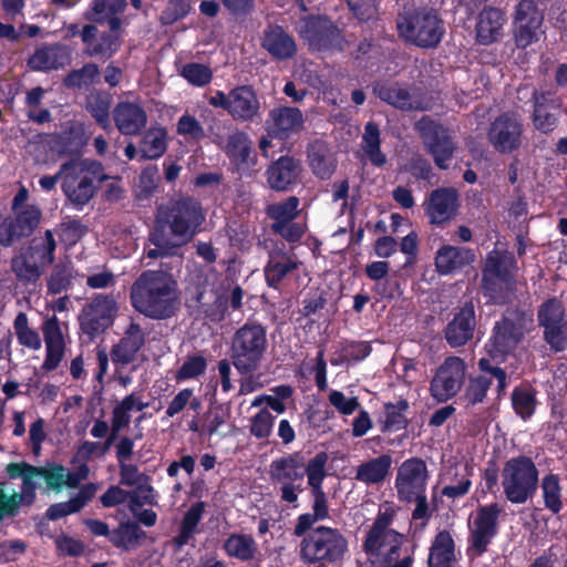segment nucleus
Segmentation results:
<instances>
[{
	"mask_svg": "<svg viewBox=\"0 0 567 567\" xmlns=\"http://www.w3.org/2000/svg\"><path fill=\"white\" fill-rule=\"evenodd\" d=\"M204 219L199 203L189 197L159 206L145 248L146 257L155 259L175 255L199 231Z\"/></svg>",
	"mask_w": 567,
	"mask_h": 567,
	"instance_id": "obj_1",
	"label": "nucleus"
},
{
	"mask_svg": "<svg viewBox=\"0 0 567 567\" xmlns=\"http://www.w3.org/2000/svg\"><path fill=\"white\" fill-rule=\"evenodd\" d=\"M132 306L152 319L174 315L177 306L176 281L164 271H144L131 288Z\"/></svg>",
	"mask_w": 567,
	"mask_h": 567,
	"instance_id": "obj_2",
	"label": "nucleus"
},
{
	"mask_svg": "<svg viewBox=\"0 0 567 567\" xmlns=\"http://www.w3.org/2000/svg\"><path fill=\"white\" fill-rule=\"evenodd\" d=\"M87 467L71 472L62 465L32 466L27 463H10L7 473L11 478H21L23 496L28 504L35 499V489L43 481L48 489L60 492L64 487L74 488L87 476Z\"/></svg>",
	"mask_w": 567,
	"mask_h": 567,
	"instance_id": "obj_3",
	"label": "nucleus"
},
{
	"mask_svg": "<svg viewBox=\"0 0 567 567\" xmlns=\"http://www.w3.org/2000/svg\"><path fill=\"white\" fill-rule=\"evenodd\" d=\"M60 175L64 195L79 207H83L93 198L96 190L94 183L107 178L101 163L82 157L63 163Z\"/></svg>",
	"mask_w": 567,
	"mask_h": 567,
	"instance_id": "obj_4",
	"label": "nucleus"
},
{
	"mask_svg": "<svg viewBox=\"0 0 567 567\" xmlns=\"http://www.w3.org/2000/svg\"><path fill=\"white\" fill-rule=\"evenodd\" d=\"M267 332L259 323H245L234 334L230 358L239 374L259 369L267 350Z\"/></svg>",
	"mask_w": 567,
	"mask_h": 567,
	"instance_id": "obj_5",
	"label": "nucleus"
},
{
	"mask_svg": "<svg viewBox=\"0 0 567 567\" xmlns=\"http://www.w3.org/2000/svg\"><path fill=\"white\" fill-rule=\"evenodd\" d=\"M538 471L533 461L525 456L507 461L502 470V487L513 504H524L537 488Z\"/></svg>",
	"mask_w": 567,
	"mask_h": 567,
	"instance_id": "obj_6",
	"label": "nucleus"
},
{
	"mask_svg": "<svg viewBox=\"0 0 567 567\" xmlns=\"http://www.w3.org/2000/svg\"><path fill=\"white\" fill-rule=\"evenodd\" d=\"M393 516L394 511L391 507L381 509L363 544L364 550L371 557L383 559L388 565L399 558V549L404 539L401 533L390 528Z\"/></svg>",
	"mask_w": 567,
	"mask_h": 567,
	"instance_id": "obj_7",
	"label": "nucleus"
},
{
	"mask_svg": "<svg viewBox=\"0 0 567 567\" xmlns=\"http://www.w3.org/2000/svg\"><path fill=\"white\" fill-rule=\"evenodd\" d=\"M348 549V542L336 528L319 526L309 532L300 544V557L308 564L336 561Z\"/></svg>",
	"mask_w": 567,
	"mask_h": 567,
	"instance_id": "obj_8",
	"label": "nucleus"
},
{
	"mask_svg": "<svg viewBox=\"0 0 567 567\" xmlns=\"http://www.w3.org/2000/svg\"><path fill=\"white\" fill-rule=\"evenodd\" d=\"M208 103L223 109L234 121L254 122L261 115V103L257 92L250 85H239L228 93L216 91Z\"/></svg>",
	"mask_w": 567,
	"mask_h": 567,
	"instance_id": "obj_9",
	"label": "nucleus"
},
{
	"mask_svg": "<svg viewBox=\"0 0 567 567\" xmlns=\"http://www.w3.org/2000/svg\"><path fill=\"white\" fill-rule=\"evenodd\" d=\"M269 476L280 485L281 501L296 503L303 491L305 458L300 453H290L275 458L269 465Z\"/></svg>",
	"mask_w": 567,
	"mask_h": 567,
	"instance_id": "obj_10",
	"label": "nucleus"
},
{
	"mask_svg": "<svg viewBox=\"0 0 567 567\" xmlns=\"http://www.w3.org/2000/svg\"><path fill=\"white\" fill-rule=\"evenodd\" d=\"M400 34L422 48L437 45L444 33L441 20L432 11L417 12L398 21Z\"/></svg>",
	"mask_w": 567,
	"mask_h": 567,
	"instance_id": "obj_11",
	"label": "nucleus"
},
{
	"mask_svg": "<svg viewBox=\"0 0 567 567\" xmlns=\"http://www.w3.org/2000/svg\"><path fill=\"white\" fill-rule=\"evenodd\" d=\"M415 128L420 133L425 148L432 155L436 166L446 169L456 148L449 131L427 116H423L417 121Z\"/></svg>",
	"mask_w": 567,
	"mask_h": 567,
	"instance_id": "obj_12",
	"label": "nucleus"
},
{
	"mask_svg": "<svg viewBox=\"0 0 567 567\" xmlns=\"http://www.w3.org/2000/svg\"><path fill=\"white\" fill-rule=\"evenodd\" d=\"M502 509L497 504L481 506L468 519L470 550L482 555L497 534L498 516Z\"/></svg>",
	"mask_w": 567,
	"mask_h": 567,
	"instance_id": "obj_13",
	"label": "nucleus"
},
{
	"mask_svg": "<svg viewBox=\"0 0 567 567\" xmlns=\"http://www.w3.org/2000/svg\"><path fill=\"white\" fill-rule=\"evenodd\" d=\"M514 269L515 259L511 254L499 250L488 254L483 271V288L495 301H501L498 291L508 288Z\"/></svg>",
	"mask_w": 567,
	"mask_h": 567,
	"instance_id": "obj_14",
	"label": "nucleus"
},
{
	"mask_svg": "<svg viewBox=\"0 0 567 567\" xmlns=\"http://www.w3.org/2000/svg\"><path fill=\"white\" fill-rule=\"evenodd\" d=\"M465 374L466 365L461 358H446L432 379V396L439 402L450 400L461 390Z\"/></svg>",
	"mask_w": 567,
	"mask_h": 567,
	"instance_id": "obj_15",
	"label": "nucleus"
},
{
	"mask_svg": "<svg viewBox=\"0 0 567 567\" xmlns=\"http://www.w3.org/2000/svg\"><path fill=\"white\" fill-rule=\"evenodd\" d=\"M539 324L544 328V338L555 351H563L567 346V316L557 299H549L538 311Z\"/></svg>",
	"mask_w": 567,
	"mask_h": 567,
	"instance_id": "obj_16",
	"label": "nucleus"
},
{
	"mask_svg": "<svg viewBox=\"0 0 567 567\" xmlns=\"http://www.w3.org/2000/svg\"><path fill=\"white\" fill-rule=\"evenodd\" d=\"M373 92L380 100L401 111H423L431 106L419 90L404 83H378Z\"/></svg>",
	"mask_w": 567,
	"mask_h": 567,
	"instance_id": "obj_17",
	"label": "nucleus"
},
{
	"mask_svg": "<svg viewBox=\"0 0 567 567\" xmlns=\"http://www.w3.org/2000/svg\"><path fill=\"white\" fill-rule=\"evenodd\" d=\"M523 123L515 113H504L497 116L488 130L491 145L502 154H508L522 144Z\"/></svg>",
	"mask_w": 567,
	"mask_h": 567,
	"instance_id": "obj_18",
	"label": "nucleus"
},
{
	"mask_svg": "<svg viewBox=\"0 0 567 567\" xmlns=\"http://www.w3.org/2000/svg\"><path fill=\"white\" fill-rule=\"evenodd\" d=\"M298 32L315 50H326L339 45L341 41L339 28L328 18L305 17L299 21Z\"/></svg>",
	"mask_w": 567,
	"mask_h": 567,
	"instance_id": "obj_19",
	"label": "nucleus"
},
{
	"mask_svg": "<svg viewBox=\"0 0 567 567\" xmlns=\"http://www.w3.org/2000/svg\"><path fill=\"white\" fill-rule=\"evenodd\" d=\"M427 468L424 461L413 457L404 461L396 473L395 488L400 499L412 502L425 493Z\"/></svg>",
	"mask_w": 567,
	"mask_h": 567,
	"instance_id": "obj_20",
	"label": "nucleus"
},
{
	"mask_svg": "<svg viewBox=\"0 0 567 567\" xmlns=\"http://www.w3.org/2000/svg\"><path fill=\"white\" fill-rule=\"evenodd\" d=\"M116 311L117 307L114 298L96 296L80 316L82 331L90 337L104 332L112 324Z\"/></svg>",
	"mask_w": 567,
	"mask_h": 567,
	"instance_id": "obj_21",
	"label": "nucleus"
},
{
	"mask_svg": "<svg viewBox=\"0 0 567 567\" xmlns=\"http://www.w3.org/2000/svg\"><path fill=\"white\" fill-rule=\"evenodd\" d=\"M543 14L534 0H520L514 18V40L518 48H527L538 41Z\"/></svg>",
	"mask_w": 567,
	"mask_h": 567,
	"instance_id": "obj_22",
	"label": "nucleus"
},
{
	"mask_svg": "<svg viewBox=\"0 0 567 567\" xmlns=\"http://www.w3.org/2000/svg\"><path fill=\"white\" fill-rule=\"evenodd\" d=\"M14 216L6 218L0 225V245L11 246L16 240L30 236L41 219V210L37 206H25L13 210Z\"/></svg>",
	"mask_w": 567,
	"mask_h": 567,
	"instance_id": "obj_23",
	"label": "nucleus"
},
{
	"mask_svg": "<svg viewBox=\"0 0 567 567\" xmlns=\"http://www.w3.org/2000/svg\"><path fill=\"white\" fill-rule=\"evenodd\" d=\"M533 124L536 130L549 133L558 124V115L563 106L561 99L554 89H539L533 93Z\"/></svg>",
	"mask_w": 567,
	"mask_h": 567,
	"instance_id": "obj_24",
	"label": "nucleus"
},
{
	"mask_svg": "<svg viewBox=\"0 0 567 567\" xmlns=\"http://www.w3.org/2000/svg\"><path fill=\"white\" fill-rule=\"evenodd\" d=\"M525 333V319L515 321L504 318L494 328V334L487 344V351L493 359L504 357L513 351L520 342Z\"/></svg>",
	"mask_w": 567,
	"mask_h": 567,
	"instance_id": "obj_25",
	"label": "nucleus"
},
{
	"mask_svg": "<svg viewBox=\"0 0 567 567\" xmlns=\"http://www.w3.org/2000/svg\"><path fill=\"white\" fill-rule=\"evenodd\" d=\"M213 141L224 150L238 168H249L255 164L251 141L245 132L234 128L229 132L225 144L223 136L215 132L213 133Z\"/></svg>",
	"mask_w": 567,
	"mask_h": 567,
	"instance_id": "obj_26",
	"label": "nucleus"
},
{
	"mask_svg": "<svg viewBox=\"0 0 567 567\" xmlns=\"http://www.w3.org/2000/svg\"><path fill=\"white\" fill-rule=\"evenodd\" d=\"M81 39L84 43V53L89 56L102 59L111 58L121 47L117 31L97 34V28L92 24L83 27Z\"/></svg>",
	"mask_w": 567,
	"mask_h": 567,
	"instance_id": "obj_27",
	"label": "nucleus"
},
{
	"mask_svg": "<svg viewBox=\"0 0 567 567\" xmlns=\"http://www.w3.org/2000/svg\"><path fill=\"white\" fill-rule=\"evenodd\" d=\"M478 365L489 377L484 374L471 379L466 388L465 400L472 405L483 402L493 378L497 381L498 391H503L507 386L506 373L499 368H493L488 359H481Z\"/></svg>",
	"mask_w": 567,
	"mask_h": 567,
	"instance_id": "obj_28",
	"label": "nucleus"
},
{
	"mask_svg": "<svg viewBox=\"0 0 567 567\" xmlns=\"http://www.w3.org/2000/svg\"><path fill=\"white\" fill-rule=\"evenodd\" d=\"M116 128L123 135H137L146 126L147 114L136 102H118L112 113Z\"/></svg>",
	"mask_w": 567,
	"mask_h": 567,
	"instance_id": "obj_29",
	"label": "nucleus"
},
{
	"mask_svg": "<svg viewBox=\"0 0 567 567\" xmlns=\"http://www.w3.org/2000/svg\"><path fill=\"white\" fill-rule=\"evenodd\" d=\"M507 21L505 12L498 8L484 7L476 20L475 34L480 44H492L503 37V28Z\"/></svg>",
	"mask_w": 567,
	"mask_h": 567,
	"instance_id": "obj_30",
	"label": "nucleus"
},
{
	"mask_svg": "<svg viewBox=\"0 0 567 567\" xmlns=\"http://www.w3.org/2000/svg\"><path fill=\"white\" fill-rule=\"evenodd\" d=\"M42 332L45 342L47 355L42 369L47 371L54 370L64 355L65 341L62 327L55 316L47 319L42 326Z\"/></svg>",
	"mask_w": 567,
	"mask_h": 567,
	"instance_id": "obj_31",
	"label": "nucleus"
},
{
	"mask_svg": "<svg viewBox=\"0 0 567 567\" xmlns=\"http://www.w3.org/2000/svg\"><path fill=\"white\" fill-rule=\"evenodd\" d=\"M475 324L474 307L473 305H465L446 326V341L452 347L465 344L473 337Z\"/></svg>",
	"mask_w": 567,
	"mask_h": 567,
	"instance_id": "obj_32",
	"label": "nucleus"
},
{
	"mask_svg": "<svg viewBox=\"0 0 567 567\" xmlns=\"http://www.w3.org/2000/svg\"><path fill=\"white\" fill-rule=\"evenodd\" d=\"M144 343V331L137 323L131 322L125 329L122 339L111 351L113 362L121 364H128L133 362Z\"/></svg>",
	"mask_w": 567,
	"mask_h": 567,
	"instance_id": "obj_33",
	"label": "nucleus"
},
{
	"mask_svg": "<svg viewBox=\"0 0 567 567\" xmlns=\"http://www.w3.org/2000/svg\"><path fill=\"white\" fill-rule=\"evenodd\" d=\"M147 406L148 403L144 402L142 396L135 392L126 395L118 402L112 411L111 435L107 437L105 449H109L113 444L121 430L130 425L131 412L143 411Z\"/></svg>",
	"mask_w": 567,
	"mask_h": 567,
	"instance_id": "obj_34",
	"label": "nucleus"
},
{
	"mask_svg": "<svg viewBox=\"0 0 567 567\" xmlns=\"http://www.w3.org/2000/svg\"><path fill=\"white\" fill-rule=\"evenodd\" d=\"M474 259L475 255L470 248L444 245L436 252L435 267L439 274L450 275L472 264Z\"/></svg>",
	"mask_w": 567,
	"mask_h": 567,
	"instance_id": "obj_35",
	"label": "nucleus"
},
{
	"mask_svg": "<svg viewBox=\"0 0 567 567\" xmlns=\"http://www.w3.org/2000/svg\"><path fill=\"white\" fill-rule=\"evenodd\" d=\"M262 48L275 59L287 60L296 54L297 45L281 27H268L262 37Z\"/></svg>",
	"mask_w": 567,
	"mask_h": 567,
	"instance_id": "obj_36",
	"label": "nucleus"
},
{
	"mask_svg": "<svg viewBox=\"0 0 567 567\" xmlns=\"http://www.w3.org/2000/svg\"><path fill=\"white\" fill-rule=\"evenodd\" d=\"M28 63L34 71L58 70L70 63V53L60 44L43 45L34 51Z\"/></svg>",
	"mask_w": 567,
	"mask_h": 567,
	"instance_id": "obj_37",
	"label": "nucleus"
},
{
	"mask_svg": "<svg viewBox=\"0 0 567 567\" xmlns=\"http://www.w3.org/2000/svg\"><path fill=\"white\" fill-rule=\"evenodd\" d=\"M270 132L279 137L286 138L293 133L301 130L303 124V115L300 110L296 107H278L269 114Z\"/></svg>",
	"mask_w": 567,
	"mask_h": 567,
	"instance_id": "obj_38",
	"label": "nucleus"
},
{
	"mask_svg": "<svg viewBox=\"0 0 567 567\" xmlns=\"http://www.w3.org/2000/svg\"><path fill=\"white\" fill-rule=\"evenodd\" d=\"M301 262L292 255L282 251H272L265 267L266 281L271 287H277L285 278L299 270Z\"/></svg>",
	"mask_w": 567,
	"mask_h": 567,
	"instance_id": "obj_39",
	"label": "nucleus"
},
{
	"mask_svg": "<svg viewBox=\"0 0 567 567\" xmlns=\"http://www.w3.org/2000/svg\"><path fill=\"white\" fill-rule=\"evenodd\" d=\"M300 165L291 157H280L267 171L268 183L272 189L286 190L300 176Z\"/></svg>",
	"mask_w": 567,
	"mask_h": 567,
	"instance_id": "obj_40",
	"label": "nucleus"
},
{
	"mask_svg": "<svg viewBox=\"0 0 567 567\" xmlns=\"http://www.w3.org/2000/svg\"><path fill=\"white\" fill-rule=\"evenodd\" d=\"M457 207V194L453 189H436L431 194L427 214L433 224L451 219Z\"/></svg>",
	"mask_w": 567,
	"mask_h": 567,
	"instance_id": "obj_41",
	"label": "nucleus"
},
{
	"mask_svg": "<svg viewBox=\"0 0 567 567\" xmlns=\"http://www.w3.org/2000/svg\"><path fill=\"white\" fill-rule=\"evenodd\" d=\"M391 465L392 457L389 454H382L358 465L354 478L367 485H378L386 478Z\"/></svg>",
	"mask_w": 567,
	"mask_h": 567,
	"instance_id": "obj_42",
	"label": "nucleus"
},
{
	"mask_svg": "<svg viewBox=\"0 0 567 567\" xmlns=\"http://www.w3.org/2000/svg\"><path fill=\"white\" fill-rule=\"evenodd\" d=\"M455 563V545L451 534L440 532L431 547L427 558V567H453Z\"/></svg>",
	"mask_w": 567,
	"mask_h": 567,
	"instance_id": "obj_43",
	"label": "nucleus"
},
{
	"mask_svg": "<svg viewBox=\"0 0 567 567\" xmlns=\"http://www.w3.org/2000/svg\"><path fill=\"white\" fill-rule=\"evenodd\" d=\"M224 550L229 557L240 561H251L259 554L258 545L251 535L234 533L224 543Z\"/></svg>",
	"mask_w": 567,
	"mask_h": 567,
	"instance_id": "obj_44",
	"label": "nucleus"
},
{
	"mask_svg": "<svg viewBox=\"0 0 567 567\" xmlns=\"http://www.w3.org/2000/svg\"><path fill=\"white\" fill-rule=\"evenodd\" d=\"M126 8V0H93L91 19L96 22H107L112 31H117L122 20L118 17Z\"/></svg>",
	"mask_w": 567,
	"mask_h": 567,
	"instance_id": "obj_45",
	"label": "nucleus"
},
{
	"mask_svg": "<svg viewBox=\"0 0 567 567\" xmlns=\"http://www.w3.org/2000/svg\"><path fill=\"white\" fill-rule=\"evenodd\" d=\"M167 150V131L163 126H152L140 142V154L145 159L159 158Z\"/></svg>",
	"mask_w": 567,
	"mask_h": 567,
	"instance_id": "obj_46",
	"label": "nucleus"
},
{
	"mask_svg": "<svg viewBox=\"0 0 567 567\" xmlns=\"http://www.w3.org/2000/svg\"><path fill=\"white\" fill-rule=\"evenodd\" d=\"M35 248H28L11 261L12 271L23 282L35 281L42 274V266L35 260Z\"/></svg>",
	"mask_w": 567,
	"mask_h": 567,
	"instance_id": "obj_47",
	"label": "nucleus"
},
{
	"mask_svg": "<svg viewBox=\"0 0 567 567\" xmlns=\"http://www.w3.org/2000/svg\"><path fill=\"white\" fill-rule=\"evenodd\" d=\"M381 138L380 130L373 122H368L364 126L361 147L365 156L374 166H382L386 162L385 154L380 150Z\"/></svg>",
	"mask_w": 567,
	"mask_h": 567,
	"instance_id": "obj_48",
	"label": "nucleus"
},
{
	"mask_svg": "<svg viewBox=\"0 0 567 567\" xmlns=\"http://www.w3.org/2000/svg\"><path fill=\"white\" fill-rule=\"evenodd\" d=\"M145 533L140 528L137 523L123 522L110 535L111 543L122 549L130 550L135 548Z\"/></svg>",
	"mask_w": 567,
	"mask_h": 567,
	"instance_id": "obj_49",
	"label": "nucleus"
},
{
	"mask_svg": "<svg viewBox=\"0 0 567 567\" xmlns=\"http://www.w3.org/2000/svg\"><path fill=\"white\" fill-rule=\"evenodd\" d=\"M312 172L320 178H329L336 168V162L322 144H312L308 153Z\"/></svg>",
	"mask_w": 567,
	"mask_h": 567,
	"instance_id": "obj_50",
	"label": "nucleus"
},
{
	"mask_svg": "<svg viewBox=\"0 0 567 567\" xmlns=\"http://www.w3.org/2000/svg\"><path fill=\"white\" fill-rule=\"evenodd\" d=\"M327 463L328 455L324 452L316 454L308 462L305 461V474L311 492L323 491L322 482L328 476Z\"/></svg>",
	"mask_w": 567,
	"mask_h": 567,
	"instance_id": "obj_51",
	"label": "nucleus"
},
{
	"mask_svg": "<svg viewBox=\"0 0 567 567\" xmlns=\"http://www.w3.org/2000/svg\"><path fill=\"white\" fill-rule=\"evenodd\" d=\"M204 514V503L197 502L186 512L179 528V534L175 538L176 544L182 547L186 545L197 530V525Z\"/></svg>",
	"mask_w": 567,
	"mask_h": 567,
	"instance_id": "obj_52",
	"label": "nucleus"
},
{
	"mask_svg": "<svg viewBox=\"0 0 567 567\" xmlns=\"http://www.w3.org/2000/svg\"><path fill=\"white\" fill-rule=\"evenodd\" d=\"M536 398L528 388H516L512 393V405L515 413L523 420L529 419L536 409Z\"/></svg>",
	"mask_w": 567,
	"mask_h": 567,
	"instance_id": "obj_53",
	"label": "nucleus"
},
{
	"mask_svg": "<svg viewBox=\"0 0 567 567\" xmlns=\"http://www.w3.org/2000/svg\"><path fill=\"white\" fill-rule=\"evenodd\" d=\"M13 326L20 344L32 350H39L41 348L40 336L35 330L29 328L28 317L24 312L17 315Z\"/></svg>",
	"mask_w": 567,
	"mask_h": 567,
	"instance_id": "obj_54",
	"label": "nucleus"
},
{
	"mask_svg": "<svg viewBox=\"0 0 567 567\" xmlns=\"http://www.w3.org/2000/svg\"><path fill=\"white\" fill-rule=\"evenodd\" d=\"M187 406L197 411L200 408L199 399L192 389H183L174 395L167 405L165 414L167 417H174L183 412Z\"/></svg>",
	"mask_w": 567,
	"mask_h": 567,
	"instance_id": "obj_55",
	"label": "nucleus"
},
{
	"mask_svg": "<svg viewBox=\"0 0 567 567\" xmlns=\"http://www.w3.org/2000/svg\"><path fill=\"white\" fill-rule=\"evenodd\" d=\"M299 199L295 196L280 203L271 204L267 207V214L275 223H286L293 220L298 215Z\"/></svg>",
	"mask_w": 567,
	"mask_h": 567,
	"instance_id": "obj_56",
	"label": "nucleus"
},
{
	"mask_svg": "<svg viewBox=\"0 0 567 567\" xmlns=\"http://www.w3.org/2000/svg\"><path fill=\"white\" fill-rule=\"evenodd\" d=\"M144 505H157V493L148 482L130 491L128 508L131 513L136 514V509Z\"/></svg>",
	"mask_w": 567,
	"mask_h": 567,
	"instance_id": "obj_57",
	"label": "nucleus"
},
{
	"mask_svg": "<svg viewBox=\"0 0 567 567\" xmlns=\"http://www.w3.org/2000/svg\"><path fill=\"white\" fill-rule=\"evenodd\" d=\"M408 409V403L402 401L398 404L385 405V417L382 425V431L395 432L406 426V417L404 412Z\"/></svg>",
	"mask_w": 567,
	"mask_h": 567,
	"instance_id": "obj_58",
	"label": "nucleus"
},
{
	"mask_svg": "<svg viewBox=\"0 0 567 567\" xmlns=\"http://www.w3.org/2000/svg\"><path fill=\"white\" fill-rule=\"evenodd\" d=\"M542 489L546 508L555 514L558 513L563 506L558 477L555 475L545 476L542 482Z\"/></svg>",
	"mask_w": 567,
	"mask_h": 567,
	"instance_id": "obj_59",
	"label": "nucleus"
},
{
	"mask_svg": "<svg viewBox=\"0 0 567 567\" xmlns=\"http://www.w3.org/2000/svg\"><path fill=\"white\" fill-rule=\"evenodd\" d=\"M275 416L267 409H261L250 417L249 431L257 439H268L272 433Z\"/></svg>",
	"mask_w": 567,
	"mask_h": 567,
	"instance_id": "obj_60",
	"label": "nucleus"
},
{
	"mask_svg": "<svg viewBox=\"0 0 567 567\" xmlns=\"http://www.w3.org/2000/svg\"><path fill=\"white\" fill-rule=\"evenodd\" d=\"M99 75V66L94 63H87L83 68L70 72L64 80V84L69 87H81L92 84Z\"/></svg>",
	"mask_w": 567,
	"mask_h": 567,
	"instance_id": "obj_61",
	"label": "nucleus"
},
{
	"mask_svg": "<svg viewBox=\"0 0 567 567\" xmlns=\"http://www.w3.org/2000/svg\"><path fill=\"white\" fill-rule=\"evenodd\" d=\"M176 132L186 140L200 141L205 137V131L199 121L192 114H183L176 123Z\"/></svg>",
	"mask_w": 567,
	"mask_h": 567,
	"instance_id": "obj_62",
	"label": "nucleus"
},
{
	"mask_svg": "<svg viewBox=\"0 0 567 567\" xmlns=\"http://www.w3.org/2000/svg\"><path fill=\"white\" fill-rule=\"evenodd\" d=\"M55 240L51 230H47L44 233V237L41 239V243H38L37 239L32 241V245L29 248H35L33 250L35 255V260L42 266L50 265L54 261V250H55Z\"/></svg>",
	"mask_w": 567,
	"mask_h": 567,
	"instance_id": "obj_63",
	"label": "nucleus"
},
{
	"mask_svg": "<svg viewBox=\"0 0 567 567\" xmlns=\"http://www.w3.org/2000/svg\"><path fill=\"white\" fill-rule=\"evenodd\" d=\"M182 76L192 85L204 86L212 81L210 69L200 63L185 64L181 72Z\"/></svg>",
	"mask_w": 567,
	"mask_h": 567,
	"instance_id": "obj_64",
	"label": "nucleus"
}]
</instances>
